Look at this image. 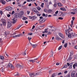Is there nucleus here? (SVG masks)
I'll use <instances>...</instances> for the list:
<instances>
[{
    "label": "nucleus",
    "mask_w": 77,
    "mask_h": 77,
    "mask_svg": "<svg viewBox=\"0 0 77 77\" xmlns=\"http://www.w3.org/2000/svg\"><path fill=\"white\" fill-rule=\"evenodd\" d=\"M8 35V34L7 33V32H5L4 33V35H5V36H6Z\"/></svg>",
    "instance_id": "43"
},
{
    "label": "nucleus",
    "mask_w": 77,
    "mask_h": 77,
    "mask_svg": "<svg viewBox=\"0 0 77 77\" xmlns=\"http://www.w3.org/2000/svg\"><path fill=\"white\" fill-rule=\"evenodd\" d=\"M62 1L63 3H65V0H62Z\"/></svg>",
    "instance_id": "51"
},
{
    "label": "nucleus",
    "mask_w": 77,
    "mask_h": 77,
    "mask_svg": "<svg viewBox=\"0 0 77 77\" xmlns=\"http://www.w3.org/2000/svg\"><path fill=\"white\" fill-rule=\"evenodd\" d=\"M28 39L29 41H30V40H31V39H32V38H30L29 37H28Z\"/></svg>",
    "instance_id": "37"
},
{
    "label": "nucleus",
    "mask_w": 77,
    "mask_h": 77,
    "mask_svg": "<svg viewBox=\"0 0 77 77\" xmlns=\"http://www.w3.org/2000/svg\"><path fill=\"white\" fill-rule=\"evenodd\" d=\"M71 59H72V57H71V55H70L68 60H71Z\"/></svg>",
    "instance_id": "17"
},
{
    "label": "nucleus",
    "mask_w": 77,
    "mask_h": 77,
    "mask_svg": "<svg viewBox=\"0 0 77 77\" xmlns=\"http://www.w3.org/2000/svg\"><path fill=\"white\" fill-rule=\"evenodd\" d=\"M32 6V4L31 3L29 4L28 5L29 6Z\"/></svg>",
    "instance_id": "62"
},
{
    "label": "nucleus",
    "mask_w": 77,
    "mask_h": 77,
    "mask_svg": "<svg viewBox=\"0 0 77 77\" xmlns=\"http://www.w3.org/2000/svg\"><path fill=\"white\" fill-rule=\"evenodd\" d=\"M71 14H72L73 15H75V12H71Z\"/></svg>",
    "instance_id": "46"
},
{
    "label": "nucleus",
    "mask_w": 77,
    "mask_h": 77,
    "mask_svg": "<svg viewBox=\"0 0 77 77\" xmlns=\"http://www.w3.org/2000/svg\"><path fill=\"white\" fill-rule=\"evenodd\" d=\"M62 46L61 45L59 47V48H58V50H61V49H62Z\"/></svg>",
    "instance_id": "24"
},
{
    "label": "nucleus",
    "mask_w": 77,
    "mask_h": 77,
    "mask_svg": "<svg viewBox=\"0 0 77 77\" xmlns=\"http://www.w3.org/2000/svg\"><path fill=\"white\" fill-rule=\"evenodd\" d=\"M20 67L21 69H23V68H24V67H23V66L21 65H20Z\"/></svg>",
    "instance_id": "40"
},
{
    "label": "nucleus",
    "mask_w": 77,
    "mask_h": 77,
    "mask_svg": "<svg viewBox=\"0 0 77 77\" xmlns=\"http://www.w3.org/2000/svg\"><path fill=\"white\" fill-rule=\"evenodd\" d=\"M54 7H55V8H56V6H57V4H56V3H54Z\"/></svg>",
    "instance_id": "38"
},
{
    "label": "nucleus",
    "mask_w": 77,
    "mask_h": 77,
    "mask_svg": "<svg viewBox=\"0 0 77 77\" xmlns=\"http://www.w3.org/2000/svg\"><path fill=\"white\" fill-rule=\"evenodd\" d=\"M58 5L59 6H60V7H61L62 6V4L60 3H58Z\"/></svg>",
    "instance_id": "31"
},
{
    "label": "nucleus",
    "mask_w": 77,
    "mask_h": 77,
    "mask_svg": "<svg viewBox=\"0 0 77 77\" xmlns=\"http://www.w3.org/2000/svg\"><path fill=\"white\" fill-rule=\"evenodd\" d=\"M16 21H17V20L16 18H13L12 19V22L14 24H15Z\"/></svg>",
    "instance_id": "4"
},
{
    "label": "nucleus",
    "mask_w": 77,
    "mask_h": 77,
    "mask_svg": "<svg viewBox=\"0 0 77 77\" xmlns=\"http://www.w3.org/2000/svg\"><path fill=\"white\" fill-rule=\"evenodd\" d=\"M20 66H21V65L19 64H17L16 65V67L17 68H18L20 67Z\"/></svg>",
    "instance_id": "23"
},
{
    "label": "nucleus",
    "mask_w": 77,
    "mask_h": 77,
    "mask_svg": "<svg viewBox=\"0 0 77 77\" xmlns=\"http://www.w3.org/2000/svg\"><path fill=\"white\" fill-rule=\"evenodd\" d=\"M72 64H71V63L69 66L70 68H71V69L72 68Z\"/></svg>",
    "instance_id": "35"
},
{
    "label": "nucleus",
    "mask_w": 77,
    "mask_h": 77,
    "mask_svg": "<svg viewBox=\"0 0 77 77\" xmlns=\"http://www.w3.org/2000/svg\"><path fill=\"white\" fill-rule=\"evenodd\" d=\"M42 15L43 17H45V14L44 13Z\"/></svg>",
    "instance_id": "55"
},
{
    "label": "nucleus",
    "mask_w": 77,
    "mask_h": 77,
    "mask_svg": "<svg viewBox=\"0 0 77 77\" xmlns=\"http://www.w3.org/2000/svg\"><path fill=\"white\" fill-rule=\"evenodd\" d=\"M38 74H39V72L36 73V74H35L34 75H38Z\"/></svg>",
    "instance_id": "44"
},
{
    "label": "nucleus",
    "mask_w": 77,
    "mask_h": 77,
    "mask_svg": "<svg viewBox=\"0 0 77 77\" xmlns=\"http://www.w3.org/2000/svg\"><path fill=\"white\" fill-rule=\"evenodd\" d=\"M66 33L67 35H68H68H69V32L68 31V29H66Z\"/></svg>",
    "instance_id": "11"
},
{
    "label": "nucleus",
    "mask_w": 77,
    "mask_h": 77,
    "mask_svg": "<svg viewBox=\"0 0 77 77\" xmlns=\"http://www.w3.org/2000/svg\"><path fill=\"white\" fill-rule=\"evenodd\" d=\"M8 66H9V68L12 69H14V67L12 65V64L9 63L8 64Z\"/></svg>",
    "instance_id": "3"
},
{
    "label": "nucleus",
    "mask_w": 77,
    "mask_h": 77,
    "mask_svg": "<svg viewBox=\"0 0 77 77\" xmlns=\"http://www.w3.org/2000/svg\"><path fill=\"white\" fill-rule=\"evenodd\" d=\"M75 74V71L73 72L71 74L72 77H73Z\"/></svg>",
    "instance_id": "9"
},
{
    "label": "nucleus",
    "mask_w": 77,
    "mask_h": 77,
    "mask_svg": "<svg viewBox=\"0 0 77 77\" xmlns=\"http://www.w3.org/2000/svg\"><path fill=\"white\" fill-rule=\"evenodd\" d=\"M30 77H33L34 76H35V75L34 74V73H30L29 74Z\"/></svg>",
    "instance_id": "8"
},
{
    "label": "nucleus",
    "mask_w": 77,
    "mask_h": 77,
    "mask_svg": "<svg viewBox=\"0 0 77 77\" xmlns=\"http://www.w3.org/2000/svg\"><path fill=\"white\" fill-rule=\"evenodd\" d=\"M64 77H70V74L69 73L67 75H64Z\"/></svg>",
    "instance_id": "16"
},
{
    "label": "nucleus",
    "mask_w": 77,
    "mask_h": 77,
    "mask_svg": "<svg viewBox=\"0 0 77 77\" xmlns=\"http://www.w3.org/2000/svg\"><path fill=\"white\" fill-rule=\"evenodd\" d=\"M56 65H59V63H57L56 64Z\"/></svg>",
    "instance_id": "63"
},
{
    "label": "nucleus",
    "mask_w": 77,
    "mask_h": 77,
    "mask_svg": "<svg viewBox=\"0 0 77 77\" xmlns=\"http://www.w3.org/2000/svg\"><path fill=\"white\" fill-rule=\"evenodd\" d=\"M2 22H6V20H5V19H3L2 20Z\"/></svg>",
    "instance_id": "39"
},
{
    "label": "nucleus",
    "mask_w": 77,
    "mask_h": 77,
    "mask_svg": "<svg viewBox=\"0 0 77 77\" xmlns=\"http://www.w3.org/2000/svg\"><path fill=\"white\" fill-rule=\"evenodd\" d=\"M58 11H57L55 13V14H58Z\"/></svg>",
    "instance_id": "59"
},
{
    "label": "nucleus",
    "mask_w": 77,
    "mask_h": 77,
    "mask_svg": "<svg viewBox=\"0 0 77 77\" xmlns=\"http://www.w3.org/2000/svg\"><path fill=\"white\" fill-rule=\"evenodd\" d=\"M23 20H26V19H27V17H23Z\"/></svg>",
    "instance_id": "26"
},
{
    "label": "nucleus",
    "mask_w": 77,
    "mask_h": 77,
    "mask_svg": "<svg viewBox=\"0 0 77 77\" xmlns=\"http://www.w3.org/2000/svg\"><path fill=\"white\" fill-rule=\"evenodd\" d=\"M58 34H59V35L60 36V37H61V38H62L63 39H64V35H63L62 34L60 33H59Z\"/></svg>",
    "instance_id": "7"
},
{
    "label": "nucleus",
    "mask_w": 77,
    "mask_h": 77,
    "mask_svg": "<svg viewBox=\"0 0 77 77\" xmlns=\"http://www.w3.org/2000/svg\"><path fill=\"white\" fill-rule=\"evenodd\" d=\"M67 45H68V43H66L64 45V47L65 48H66L67 47Z\"/></svg>",
    "instance_id": "29"
},
{
    "label": "nucleus",
    "mask_w": 77,
    "mask_h": 77,
    "mask_svg": "<svg viewBox=\"0 0 77 77\" xmlns=\"http://www.w3.org/2000/svg\"><path fill=\"white\" fill-rule=\"evenodd\" d=\"M15 13V11H12L11 13L12 15H14V14Z\"/></svg>",
    "instance_id": "42"
},
{
    "label": "nucleus",
    "mask_w": 77,
    "mask_h": 77,
    "mask_svg": "<svg viewBox=\"0 0 77 77\" xmlns=\"http://www.w3.org/2000/svg\"><path fill=\"white\" fill-rule=\"evenodd\" d=\"M0 14H1V15H2L3 14V11H0Z\"/></svg>",
    "instance_id": "58"
},
{
    "label": "nucleus",
    "mask_w": 77,
    "mask_h": 77,
    "mask_svg": "<svg viewBox=\"0 0 77 77\" xmlns=\"http://www.w3.org/2000/svg\"><path fill=\"white\" fill-rule=\"evenodd\" d=\"M72 32V31H70V33L68 35V37H69V38H72L75 36V32Z\"/></svg>",
    "instance_id": "1"
},
{
    "label": "nucleus",
    "mask_w": 77,
    "mask_h": 77,
    "mask_svg": "<svg viewBox=\"0 0 77 77\" xmlns=\"http://www.w3.org/2000/svg\"><path fill=\"white\" fill-rule=\"evenodd\" d=\"M0 2L2 3V4H5L6 2L3 0H0Z\"/></svg>",
    "instance_id": "10"
},
{
    "label": "nucleus",
    "mask_w": 77,
    "mask_h": 77,
    "mask_svg": "<svg viewBox=\"0 0 77 77\" xmlns=\"http://www.w3.org/2000/svg\"><path fill=\"white\" fill-rule=\"evenodd\" d=\"M56 76V74L55 73H53L51 77H54Z\"/></svg>",
    "instance_id": "30"
},
{
    "label": "nucleus",
    "mask_w": 77,
    "mask_h": 77,
    "mask_svg": "<svg viewBox=\"0 0 77 77\" xmlns=\"http://www.w3.org/2000/svg\"><path fill=\"white\" fill-rule=\"evenodd\" d=\"M5 69H4V68H2L1 69V72H3Z\"/></svg>",
    "instance_id": "20"
},
{
    "label": "nucleus",
    "mask_w": 77,
    "mask_h": 77,
    "mask_svg": "<svg viewBox=\"0 0 77 77\" xmlns=\"http://www.w3.org/2000/svg\"><path fill=\"white\" fill-rule=\"evenodd\" d=\"M56 39L57 41H59V38L58 37L56 38Z\"/></svg>",
    "instance_id": "52"
},
{
    "label": "nucleus",
    "mask_w": 77,
    "mask_h": 77,
    "mask_svg": "<svg viewBox=\"0 0 77 77\" xmlns=\"http://www.w3.org/2000/svg\"><path fill=\"white\" fill-rule=\"evenodd\" d=\"M35 26L34 25L32 26V29H35Z\"/></svg>",
    "instance_id": "49"
},
{
    "label": "nucleus",
    "mask_w": 77,
    "mask_h": 77,
    "mask_svg": "<svg viewBox=\"0 0 77 77\" xmlns=\"http://www.w3.org/2000/svg\"><path fill=\"white\" fill-rule=\"evenodd\" d=\"M45 33H48V32L47 31V29H46L45 30Z\"/></svg>",
    "instance_id": "45"
},
{
    "label": "nucleus",
    "mask_w": 77,
    "mask_h": 77,
    "mask_svg": "<svg viewBox=\"0 0 77 77\" xmlns=\"http://www.w3.org/2000/svg\"><path fill=\"white\" fill-rule=\"evenodd\" d=\"M19 36H20V34L16 35L13 36V38H16L17 37H19Z\"/></svg>",
    "instance_id": "14"
},
{
    "label": "nucleus",
    "mask_w": 77,
    "mask_h": 77,
    "mask_svg": "<svg viewBox=\"0 0 77 77\" xmlns=\"http://www.w3.org/2000/svg\"><path fill=\"white\" fill-rule=\"evenodd\" d=\"M58 19L59 20H63V18L60 17H59L58 18Z\"/></svg>",
    "instance_id": "36"
},
{
    "label": "nucleus",
    "mask_w": 77,
    "mask_h": 77,
    "mask_svg": "<svg viewBox=\"0 0 77 77\" xmlns=\"http://www.w3.org/2000/svg\"><path fill=\"white\" fill-rule=\"evenodd\" d=\"M29 62H32V63H33V60H29Z\"/></svg>",
    "instance_id": "33"
},
{
    "label": "nucleus",
    "mask_w": 77,
    "mask_h": 77,
    "mask_svg": "<svg viewBox=\"0 0 77 77\" xmlns=\"http://www.w3.org/2000/svg\"><path fill=\"white\" fill-rule=\"evenodd\" d=\"M2 24L4 26H6V22H2Z\"/></svg>",
    "instance_id": "21"
},
{
    "label": "nucleus",
    "mask_w": 77,
    "mask_h": 77,
    "mask_svg": "<svg viewBox=\"0 0 77 77\" xmlns=\"http://www.w3.org/2000/svg\"><path fill=\"white\" fill-rule=\"evenodd\" d=\"M26 51H25V52H24V53H23V56H25V55H26Z\"/></svg>",
    "instance_id": "41"
},
{
    "label": "nucleus",
    "mask_w": 77,
    "mask_h": 77,
    "mask_svg": "<svg viewBox=\"0 0 77 77\" xmlns=\"http://www.w3.org/2000/svg\"><path fill=\"white\" fill-rule=\"evenodd\" d=\"M44 3H42L41 5V7L43 8V7H44Z\"/></svg>",
    "instance_id": "32"
},
{
    "label": "nucleus",
    "mask_w": 77,
    "mask_h": 77,
    "mask_svg": "<svg viewBox=\"0 0 77 77\" xmlns=\"http://www.w3.org/2000/svg\"><path fill=\"white\" fill-rule=\"evenodd\" d=\"M29 17L30 19H32V16H29Z\"/></svg>",
    "instance_id": "61"
},
{
    "label": "nucleus",
    "mask_w": 77,
    "mask_h": 77,
    "mask_svg": "<svg viewBox=\"0 0 77 77\" xmlns=\"http://www.w3.org/2000/svg\"><path fill=\"white\" fill-rule=\"evenodd\" d=\"M75 48L77 50V46H76L75 47Z\"/></svg>",
    "instance_id": "64"
},
{
    "label": "nucleus",
    "mask_w": 77,
    "mask_h": 77,
    "mask_svg": "<svg viewBox=\"0 0 77 77\" xmlns=\"http://www.w3.org/2000/svg\"><path fill=\"white\" fill-rule=\"evenodd\" d=\"M36 8L38 11H40L41 9V8H40V7L39 6H38Z\"/></svg>",
    "instance_id": "19"
},
{
    "label": "nucleus",
    "mask_w": 77,
    "mask_h": 77,
    "mask_svg": "<svg viewBox=\"0 0 77 77\" xmlns=\"http://www.w3.org/2000/svg\"><path fill=\"white\" fill-rule=\"evenodd\" d=\"M7 17H11V15H10L9 14H8Z\"/></svg>",
    "instance_id": "54"
},
{
    "label": "nucleus",
    "mask_w": 77,
    "mask_h": 77,
    "mask_svg": "<svg viewBox=\"0 0 77 77\" xmlns=\"http://www.w3.org/2000/svg\"><path fill=\"white\" fill-rule=\"evenodd\" d=\"M29 13H30V11H27V14L28 15H29Z\"/></svg>",
    "instance_id": "57"
},
{
    "label": "nucleus",
    "mask_w": 77,
    "mask_h": 77,
    "mask_svg": "<svg viewBox=\"0 0 77 77\" xmlns=\"http://www.w3.org/2000/svg\"><path fill=\"white\" fill-rule=\"evenodd\" d=\"M68 66H67V65L66 64H65L64 65V66L63 67V68H67V67Z\"/></svg>",
    "instance_id": "27"
},
{
    "label": "nucleus",
    "mask_w": 77,
    "mask_h": 77,
    "mask_svg": "<svg viewBox=\"0 0 77 77\" xmlns=\"http://www.w3.org/2000/svg\"><path fill=\"white\" fill-rule=\"evenodd\" d=\"M23 12H20L19 13V14L18 15V17H19V18H21V17H22V15H23Z\"/></svg>",
    "instance_id": "6"
},
{
    "label": "nucleus",
    "mask_w": 77,
    "mask_h": 77,
    "mask_svg": "<svg viewBox=\"0 0 77 77\" xmlns=\"http://www.w3.org/2000/svg\"><path fill=\"white\" fill-rule=\"evenodd\" d=\"M12 9V8L10 6L7 7L6 8V10L7 11H11Z\"/></svg>",
    "instance_id": "5"
},
{
    "label": "nucleus",
    "mask_w": 77,
    "mask_h": 77,
    "mask_svg": "<svg viewBox=\"0 0 77 77\" xmlns=\"http://www.w3.org/2000/svg\"><path fill=\"white\" fill-rule=\"evenodd\" d=\"M8 23V27H11V26H12V23H11V21L10 20H8V21H7Z\"/></svg>",
    "instance_id": "2"
},
{
    "label": "nucleus",
    "mask_w": 77,
    "mask_h": 77,
    "mask_svg": "<svg viewBox=\"0 0 77 77\" xmlns=\"http://www.w3.org/2000/svg\"><path fill=\"white\" fill-rule=\"evenodd\" d=\"M75 66L77 67V63H76L75 64H73V69H75Z\"/></svg>",
    "instance_id": "12"
},
{
    "label": "nucleus",
    "mask_w": 77,
    "mask_h": 77,
    "mask_svg": "<svg viewBox=\"0 0 77 77\" xmlns=\"http://www.w3.org/2000/svg\"><path fill=\"white\" fill-rule=\"evenodd\" d=\"M21 26H22V25H19L16 28V29H19L20 28V27H21Z\"/></svg>",
    "instance_id": "18"
},
{
    "label": "nucleus",
    "mask_w": 77,
    "mask_h": 77,
    "mask_svg": "<svg viewBox=\"0 0 77 77\" xmlns=\"http://www.w3.org/2000/svg\"><path fill=\"white\" fill-rule=\"evenodd\" d=\"M39 20L42 23H43V19H40Z\"/></svg>",
    "instance_id": "34"
},
{
    "label": "nucleus",
    "mask_w": 77,
    "mask_h": 77,
    "mask_svg": "<svg viewBox=\"0 0 77 77\" xmlns=\"http://www.w3.org/2000/svg\"><path fill=\"white\" fill-rule=\"evenodd\" d=\"M48 13H51V12H52V10L51 9H49L48 10Z\"/></svg>",
    "instance_id": "22"
},
{
    "label": "nucleus",
    "mask_w": 77,
    "mask_h": 77,
    "mask_svg": "<svg viewBox=\"0 0 77 77\" xmlns=\"http://www.w3.org/2000/svg\"><path fill=\"white\" fill-rule=\"evenodd\" d=\"M32 11L34 12H38V10H36L35 8L32 9Z\"/></svg>",
    "instance_id": "15"
},
{
    "label": "nucleus",
    "mask_w": 77,
    "mask_h": 77,
    "mask_svg": "<svg viewBox=\"0 0 77 77\" xmlns=\"http://www.w3.org/2000/svg\"><path fill=\"white\" fill-rule=\"evenodd\" d=\"M51 34V32H48V34H47V35H50Z\"/></svg>",
    "instance_id": "47"
},
{
    "label": "nucleus",
    "mask_w": 77,
    "mask_h": 77,
    "mask_svg": "<svg viewBox=\"0 0 77 77\" xmlns=\"http://www.w3.org/2000/svg\"><path fill=\"white\" fill-rule=\"evenodd\" d=\"M72 21H74V20H75V17H72Z\"/></svg>",
    "instance_id": "53"
},
{
    "label": "nucleus",
    "mask_w": 77,
    "mask_h": 77,
    "mask_svg": "<svg viewBox=\"0 0 77 77\" xmlns=\"http://www.w3.org/2000/svg\"><path fill=\"white\" fill-rule=\"evenodd\" d=\"M28 35H33V33H30L28 34Z\"/></svg>",
    "instance_id": "60"
},
{
    "label": "nucleus",
    "mask_w": 77,
    "mask_h": 77,
    "mask_svg": "<svg viewBox=\"0 0 77 77\" xmlns=\"http://www.w3.org/2000/svg\"><path fill=\"white\" fill-rule=\"evenodd\" d=\"M67 72H68V71H67V70L65 71L64 72V74H66V73H67Z\"/></svg>",
    "instance_id": "50"
},
{
    "label": "nucleus",
    "mask_w": 77,
    "mask_h": 77,
    "mask_svg": "<svg viewBox=\"0 0 77 77\" xmlns=\"http://www.w3.org/2000/svg\"><path fill=\"white\" fill-rule=\"evenodd\" d=\"M15 76H17V77H18L19 76V74L18 73H17L16 75H15Z\"/></svg>",
    "instance_id": "48"
},
{
    "label": "nucleus",
    "mask_w": 77,
    "mask_h": 77,
    "mask_svg": "<svg viewBox=\"0 0 77 77\" xmlns=\"http://www.w3.org/2000/svg\"><path fill=\"white\" fill-rule=\"evenodd\" d=\"M36 46H37V45H32V47L33 48H35V47H36Z\"/></svg>",
    "instance_id": "25"
},
{
    "label": "nucleus",
    "mask_w": 77,
    "mask_h": 77,
    "mask_svg": "<svg viewBox=\"0 0 77 77\" xmlns=\"http://www.w3.org/2000/svg\"><path fill=\"white\" fill-rule=\"evenodd\" d=\"M0 59H1L2 60H3V59H4V57H3V56H0Z\"/></svg>",
    "instance_id": "28"
},
{
    "label": "nucleus",
    "mask_w": 77,
    "mask_h": 77,
    "mask_svg": "<svg viewBox=\"0 0 77 77\" xmlns=\"http://www.w3.org/2000/svg\"><path fill=\"white\" fill-rule=\"evenodd\" d=\"M60 9L62 10V11H66V8H60Z\"/></svg>",
    "instance_id": "13"
},
{
    "label": "nucleus",
    "mask_w": 77,
    "mask_h": 77,
    "mask_svg": "<svg viewBox=\"0 0 77 77\" xmlns=\"http://www.w3.org/2000/svg\"><path fill=\"white\" fill-rule=\"evenodd\" d=\"M43 19V23H44V22H45V20H46L45 19Z\"/></svg>",
    "instance_id": "56"
}]
</instances>
